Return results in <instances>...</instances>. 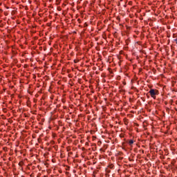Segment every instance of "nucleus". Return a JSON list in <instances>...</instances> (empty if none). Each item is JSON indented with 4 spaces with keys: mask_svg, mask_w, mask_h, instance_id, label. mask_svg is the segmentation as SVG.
Instances as JSON below:
<instances>
[{
    "mask_svg": "<svg viewBox=\"0 0 177 177\" xmlns=\"http://www.w3.org/2000/svg\"><path fill=\"white\" fill-rule=\"evenodd\" d=\"M108 168H109L110 169H113V168H114V165L111 164L108 166Z\"/></svg>",
    "mask_w": 177,
    "mask_h": 177,
    "instance_id": "obj_8",
    "label": "nucleus"
},
{
    "mask_svg": "<svg viewBox=\"0 0 177 177\" xmlns=\"http://www.w3.org/2000/svg\"><path fill=\"white\" fill-rule=\"evenodd\" d=\"M119 26H120V27H124V25H122V24H120Z\"/></svg>",
    "mask_w": 177,
    "mask_h": 177,
    "instance_id": "obj_15",
    "label": "nucleus"
},
{
    "mask_svg": "<svg viewBox=\"0 0 177 177\" xmlns=\"http://www.w3.org/2000/svg\"><path fill=\"white\" fill-rule=\"evenodd\" d=\"M127 143L130 147H133V143H135V140L130 139L127 140Z\"/></svg>",
    "mask_w": 177,
    "mask_h": 177,
    "instance_id": "obj_3",
    "label": "nucleus"
},
{
    "mask_svg": "<svg viewBox=\"0 0 177 177\" xmlns=\"http://www.w3.org/2000/svg\"><path fill=\"white\" fill-rule=\"evenodd\" d=\"M30 28H31V32L35 34L37 32V29H38V26L35 25V24H31L29 26Z\"/></svg>",
    "mask_w": 177,
    "mask_h": 177,
    "instance_id": "obj_2",
    "label": "nucleus"
},
{
    "mask_svg": "<svg viewBox=\"0 0 177 177\" xmlns=\"http://www.w3.org/2000/svg\"><path fill=\"white\" fill-rule=\"evenodd\" d=\"M71 150V148L70 147H66V151H70Z\"/></svg>",
    "mask_w": 177,
    "mask_h": 177,
    "instance_id": "obj_9",
    "label": "nucleus"
},
{
    "mask_svg": "<svg viewBox=\"0 0 177 177\" xmlns=\"http://www.w3.org/2000/svg\"><path fill=\"white\" fill-rule=\"evenodd\" d=\"M123 121H124V125H128L129 124V120H128V118H124L123 119Z\"/></svg>",
    "mask_w": 177,
    "mask_h": 177,
    "instance_id": "obj_4",
    "label": "nucleus"
},
{
    "mask_svg": "<svg viewBox=\"0 0 177 177\" xmlns=\"http://www.w3.org/2000/svg\"><path fill=\"white\" fill-rule=\"evenodd\" d=\"M0 27H3V24H0Z\"/></svg>",
    "mask_w": 177,
    "mask_h": 177,
    "instance_id": "obj_16",
    "label": "nucleus"
},
{
    "mask_svg": "<svg viewBox=\"0 0 177 177\" xmlns=\"http://www.w3.org/2000/svg\"><path fill=\"white\" fill-rule=\"evenodd\" d=\"M106 172L110 173V172H111V171L110 169H107Z\"/></svg>",
    "mask_w": 177,
    "mask_h": 177,
    "instance_id": "obj_11",
    "label": "nucleus"
},
{
    "mask_svg": "<svg viewBox=\"0 0 177 177\" xmlns=\"http://www.w3.org/2000/svg\"><path fill=\"white\" fill-rule=\"evenodd\" d=\"M120 138H124V134H120Z\"/></svg>",
    "mask_w": 177,
    "mask_h": 177,
    "instance_id": "obj_12",
    "label": "nucleus"
},
{
    "mask_svg": "<svg viewBox=\"0 0 177 177\" xmlns=\"http://www.w3.org/2000/svg\"><path fill=\"white\" fill-rule=\"evenodd\" d=\"M126 28L127 30V32H129V31H131V29L132 28V27L128 26L127 25H126Z\"/></svg>",
    "mask_w": 177,
    "mask_h": 177,
    "instance_id": "obj_6",
    "label": "nucleus"
},
{
    "mask_svg": "<svg viewBox=\"0 0 177 177\" xmlns=\"http://www.w3.org/2000/svg\"><path fill=\"white\" fill-rule=\"evenodd\" d=\"M68 169H70V167H68Z\"/></svg>",
    "mask_w": 177,
    "mask_h": 177,
    "instance_id": "obj_19",
    "label": "nucleus"
},
{
    "mask_svg": "<svg viewBox=\"0 0 177 177\" xmlns=\"http://www.w3.org/2000/svg\"><path fill=\"white\" fill-rule=\"evenodd\" d=\"M152 99H157V95H160V92L157 89L151 88L148 93Z\"/></svg>",
    "mask_w": 177,
    "mask_h": 177,
    "instance_id": "obj_1",
    "label": "nucleus"
},
{
    "mask_svg": "<svg viewBox=\"0 0 177 177\" xmlns=\"http://www.w3.org/2000/svg\"><path fill=\"white\" fill-rule=\"evenodd\" d=\"M174 41V42H176V45H177V39H175Z\"/></svg>",
    "mask_w": 177,
    "mask_h": 177,
    "instance_id": "obj_14",
    "label": "nucleus"
},
{
    "mask_svg": "<svg viewBox=\"0 0 177 177\" xmlns=\"http://www.w3.org/2000/svg\"><path fill=\"white\" fill-rule=\"evenodd\" d=\"M165 104H167V102H165Z\"/></svg>",
    "mask_w": 177,
    "mask_h": 177,
    "instance_id": "obj_21",
    "label": "nucleus"
},
{
    "mask_svg": "<svg viewBox=\"0 0 177 177\" xmlns=\"http://www.w3.org/2000/svg\"><path fill=\"white\" fill-rule=\"evenodd\" d=\"M157 28H158V26H157Z\"/></svg>",
    "mask_w": 177,
    "mask_h": 177,
    "instance_id": "obj_22",
    "label": "nucleus"
},
{
    "mask_svg": "<svg viewBox=\"0 0 177 177\" xmlns=\"http://www.w3.org/2000/svg\"><path fill=\"white\" fill-rule=\"evenodd\" d=\"M149 26H153V23H151V24H149Z\"/></svg>",
    "mask_w": 177,
    "mask_h": 177,
    "instance_id": "obj_18",
    "label": "nucleus"
},
{
    "mask_svg": "<svg viewBox=\"0 0 177 177\" xmlns=\"http://www.w3.org/2000/svg\"><path fill=\"white\" fill-rule=\"evenodd\" d=\"M86 30V28L84 29V30L85 31Z\"/></svg>",
    "mask_w": 177,
    "mask_h": 177,
    "instance_id": "obj_20",
    "label": "nucleus"
},
{
    "mask_svg": "<svg viewBox=\"0 0 177 177\" xmlns=\"http://www.w3.org/2000/svg\"><path fill=\"white\" fill-rule=\"evenodd\" d=\"M82 26H84V28H86V27H88V24L86 23L83 24V25H78L79 27H82Z\"/></svg>",
    "mask_w": 177,
    "mask_h": 177,
    "instance_id": "obj_5",
    "label": "nucleus"
},
{
    "mask_svg": "<svg viewBox=\"0 0 177 177\" xmlns=\"http://www.w3.org/2000/svg\"><path fill=\"white\" fill-rule=\"evenodd\" d=\"M140 153H142V154H145V150L143 149L140 150Z\"/></svg>",
    "mask_w": 177,
    "mask_h": 177,
    "instance_id": "obj_10",
    "label": "nucleus"
},
{
    "mask_svg": "<svg viewBox=\"0 0 177 177\" xmlns=\"http://www.w3.org/2000/svg\"><path fill=\"white\" fill-rule=\"evenodd\" d=\"M50 23H49V24H47V26H48V27H50Z\"/></svg>",
    "mask_w": 177,
    "mask_h": 177,
    "instance_id": "obj_13",
    "label": "nucleus"
},
{
    "mask_svg": "<svg viewBox=\"0 0 177 177\" xmlns=\"http://www.w3.org/2000/svg\"><path fill=\"white\" fill-rule=\"evenodd\" d=\"M136 126L139 127V124L136 123Z\"/></svg>",
    "mask_w": 177,
    "mask_h": 177,
    "instance_id": "obj_17",
    "label": "nucleus"
},
{
    "mask_svg": "<svg viewBox=\"0 0 177 177\" xmlns=\"http://www.w3.org/2000/svg\"><path fill=\"white\" fill-rule=\"evenodd\" d=\"M19 167H23V165H24V162L23 160L20 161L19 162Z\"/></svg>",
    "mask_w": 177,
    "mask_h": 177,
    "instance_id": "obj_7",
    "label": "nucleus"
}]
</instances>
